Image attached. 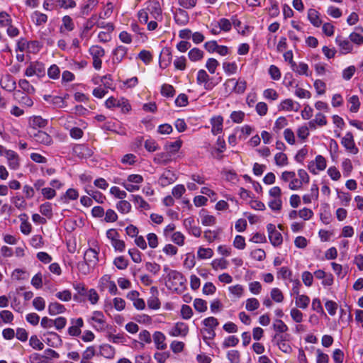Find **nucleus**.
<instances>
[{"label": "nucleus", "instance_id": "obj_7", "mask_svg": "<svg viewBox=\"0 0 363 363\" xmlns=\"http://www.w3.org/2000/svg\"><path fill=\"white\" fill-rule=\"evenodd\" d=\"M327 167V162L325 158L318 155L315 157L314 160L308 162L307 167L308 169L314 175H316L319 172L323 171Z\"/></svg>", "mask_w": 363, "mask_h": 363}, {"label": "nucleus", "instance_id": "obj_63", "mask_svg": "<svg viewBox=\"0 0 363 363\" xmlns=\"http://www.w3.org/2000/svg\"><path fill=\"white\" fill-rule=\"evenodd\" d=\"M145 148L150 152H153L159 150L160 146L155 140L150 138L145 141Z\"/></svg>", "mask_w": 363, "mask_h": 363}, {"label": "nucleus", "instance_id": "obj_55", "mask_svg": "<svg viewBox=\"0 0 363 363\" xmlns=\"http://www.w3.org/2000/svg\"><path fill=\"white\" fill-rule=\"evenodd\" d=\"M40 212L42 215L51 218L52 216V203L45 202L40 206Z\"/></svg>", "mask_w": 363, "mask_h": 363}, {"label": "nucleus", "instance_id": "obj_19", "mask_svg": "<svg viewBox=\"0 0 363 363\" xmlns=\"http://www.w3.org/2000/svg\"><path fill=\"white\" fill-rule=\"evenodd\" d=\"M174 19L177 25L183 26L188 23L189 16L185 10L182 9H177L174 13Z\"/></svg>", "mask_w": 363, "mask_h": 363}, {"label": "nucleus", "instance_id": "obj_57", "mask_svg": "<svg viewBox=\"0 0 363 363\" xmlns=\"http://www.w3.org/2000/svg\"><path fill=\"white\" fill-rule=\"evenodd\" d=\"M218 26L221 32L228 33L232 28L231 21L225 18H221L218 21Z\"/></svg>", "mask_w": 363, "mask_h": 363}, {"label": "nucleus", "instance_id": "obj_27", "mask_svg": "<svg viewBox=\"0 0 363 363\" xmlns=\"http://www.w3.org/2000/svg\"><path fill=\"white\" fill-rule=\"evenodd\" d=\"M172 156L167 151L155 155L153 162L157 164L165 165L172 160Z\"/></svg>", "mask_w": 363, "mask_h": 363}, {"label": "nucleus", "instance_id": "obj_14", "mask_svg": "<svg viewBox=\"0 0 363 363\" xmlns=\"http://www.w3.org/2000/svg\"><path fill=\"white\" fill-rule=\"evenodd\" d=\"M128 49L123 45L116 46L111 52V60L113 64L121 63L126 57Z\"/></svg>", "mask_w": 363, "mask_h": 363}, {"label": "nucleus", "instance_id": "obj_41", "mask_svg": "<svg viewBox=\"0 0 363 363\" xmlns=\"http://www.w3.org/2000/svg\"><path fill=\"white\" fill-rule=\"evenodd\" d=\"M295 299H296V301H295L296 306L298 308H300L302 309H306L308 306L310 301H311L310 298L308 296L304 295V294L296 295Z\"/></svg>", "mask_w": 363, "mask_h": 363}, {"label": "nucleus", "instance_id": "obj_13", "mask_svg": "<svg viewBox=\"0 0 363 363\" xmlns=\"http://www.w3.org/2000/svg\"><path fill=\"white\" fill-rule=\"evenodd\" d=\"M341 144L349 152L353 155H356L359 152L355 145L353 135L350 132H347L342 138Z\"/></svg>", "mask_w": 363, "mask_h": 363}, {"label": "nucleus", "instance_id": "obj_32", "mask_svg": "<svg viewBox=\"0 0 363 363\" xmlns=\"http://www.w3.org/2000/svg\"><path fill=\"white\" fill-rule=\"evenodd\" d=\"M106 31H101L98 34L99 41L101 43H107L111 40V32L113 30L114 27L112 23H107L106 27Z\"/></svg>", "mask_w": 363, "mask_h": 363}, {"label": "nucleus", "instance_id": "obj_9", "mask_svg": "<svg viewBox=\"0 0 363 363\" xmlns=\"http://www.w3.org/2000/svg\"><path fill=\"white\" fill-rule=\"evenodd\" d=\"M268 238L270 243L275 247H279L283 242L281 233L276 229V226L272 223L267 225Z\"/></svg>", "mask_w": 363, "mask_h": 363}, {"label": "nucleus", "instance_id": "obj_1", "mask_svg": "<svg viewBox=\"0 0 363 363\" xmlns=\"http://www.w3.org/2000/svg\"><path fill=\"white\" fill-rule=\"evenodd\" d=\"M138 20L141 24H146L149 31H154L158 23L162 21L163 16L160 4L157 1H150L144 9L137 13Z\"/></svg>", "mask_w": 363, "mask_h": 363}, {"label": "nucleus", "instance_id": "obj_47", "mask_svg": "<svg viewBox=\"0 0 363 363\" xmlns=\"http://www.w3.org/2000/svg\"><path fill=\"white\" fill-rule=\"evenodd\" d=\"M212 268L216 270H222L228 268V262L223 258L214 259L211 263Z\"/></svg>", "mask_w": 363, "mask_h": 363}, {"label": "nucleus", "instance_id": "obj_21", "mask_svg": "<svg viewBox=\"0 0 363 363\" xmlns=\"http://www.w3.org/2000/svg\"><path fill=\"white\" fill-rule=\"evenodd\" d=\"M203 324L207 328L206 331L209 338H213L215 336L214 329L218 325V320L214 317H208L203 320Z\"/></svg>", "mask_w": 363, "mask_h": 363}, {"label": "nucleus", "instance_id": "obj_6", "mask_svg": "<svg viewBox=\"0 0 363 363\" xmlns=\"http://www.w3.org/2000/svg\"><path fill=\"white\" fill-rule=\"evenodd\" d=\"M196 84L199 86H203V88L207 91H211L216 86V84L211 81V78L209 74L203 69H201L197 72Z\"/></svg>", "mask_w": 363, "mask_h": 363}, {"label": "nucleus", "instance_id": "obj_30", "mask_svg": "<svg viewBox=\"0 0 363 363\" xmlns=\"http://www.w3.org/2000/svg\"><path fill=\"white\" fill-rule=\"evenodd\" d=\"M48 311L50 315L53 316L64 313L66 311V308L64 305L58 302H51L48 305Z\"/></svg>", "mask_w": 363, "mask_h": 363}, {"label": "nucleus", "instance_id": "obj_45", "mask_svg": "<svg viewBox=\"0 0 363 363\" xmlns=\"http://www.w3.org/2000/svg\"><path fill=\"white\" fill-rule=\"evenodd\" d=\"M116 209L123 214H127L130 212L132 206L130 203L126 200L122 199L116 203Z\"/></svg>", "mask_w": 363, "mask_h": 363}, {"label": "nucleus", "instance_id": "obj_33", "mask_svg": "<svg viewBox=\"0 0 363 363\" xmlns=\"http://www.w3.org/2000/svg\"><path fill=\"white\" fill-rule=\"evenodd\" d=\"M307 17L310 23L315 27L320 26L322 21L320 18V13L314 9H310L308 11Z\"/></svg>", "mask_w": 363, "mask_h": 363}, {"label": "nucleus", "instance_id": "obj_17", "mask_svg": "<svg viewBox=\"0 0 363 363\" xmlns=\"http://www.w3.org/2000/svg\"><path fill=\"white\" fill-rule=\"evenodd\" d=\"M72 325L69 327L67 333L71 336H79L82 333V328L84 326V320L82 318L71 320Z\"/></svg>", "mask_w": 363, "mask_h": 363}, {"label": "nucleus", "instance_id": "obj_28", "mask_svg": "<svg viewBox=\"0 0 363 363\" xmlns=\"http://www.w3.org/2000/svg\"><path fill=\"white\" fill-rule=\"evenodd\" d=\"M347 107L351 113H357L360 108V101L357 95H352L347 98Z\"/></svg>", "mask_w": 363, "mask_h": 363}, {"label": "nucleus", "instance_id": "obj_37", "mask_svg": "<svg viewBox=\"0 0 363 363\" xmlns=\"http://www.w3.org/2000/svg\"><path fill=\"white\" fill-rule=\"evenodd\" d=\"M182 141L181 140H177L174 142H168L164 145V150L172 155L177 153L181 148Z\"/></svg>", "mask_w": 363, "mask_h": 363}, {"label": "nucleus", "instance_id": "obj_64", "mask_svg": "<svg viewBox=\"0 0 363 363\" xmlns=\"http://www.w3.org/2000/svg\"><path fill=\"white\" fill-rule=\"evenodd\" d=\"M227 358L230 363H240V353L236 350H229L227 353Z\"/></svg>", "mask_w": 363, "mask_h": 363}, {"label": "nucleus", "instance_id": "obj_24", "mask_svg": "<svg viewBox=\"0 0 363 363\" xmlns=\"http://www.w3.org/2000/svg\"><path fill=\"white\" fill-rule=\"evenodd\" d=\"M98 354L106 359H112L116 355V349L108 344H103L99 346Z\"/></svg>", "mask_w": 363, "mask_h": 363}, {"label": "nucleus", "instance_id": "obj_42", "mask_svg": "<svg viewBox=\"0 0 363 363\" xmlns=\"http://www.w3.org/2000/svg\"><path fill=\"white\" fill-rule=\"evenodd\" d=\"M274 162L277 167H284L289 164V159L285 153L279 152L274 155Z\"/></svg>", "mask_w": 363, "mask_h": 363}, {"label": "nucleus", "instance_id": "obj_10", "mask_svg": "<svg viewBox=\"0 0 363 363\" xmlns=\"http://www.w3.org/2000/svg\"><path fill=\"white\" fill-rule=\"evenodd\" d=\"M335 43L339 48L341 55H347L352 52L354 46L350 38H346L342 35H337L335 38Z\"/></svg>", "mask_w": 363, "mask_h": 363}, {"label": "nucleus", "instance_id": "obj_16", "mask_svg": "<svg viewBox=\"0 0 363 363\" xmlns=\"http://www.w3.org/2000/svg\"><path fill=\"white\" fill-rule=\"evenodd\" d=\"M300 104L291 99H286L280 102L278 106L279 111H298L300 108Z\"/></svg>", "mask_w": 363, "mask_h": 363}, {"label": "nucleus", "instance_id": "obj_49", "mask_svg": "<svg viewBox=\"0 0 363 363\" xmlns=\"http://www.w3.org/2000/svg\"><path fill=\"white\" fill-rule=\"evenodd\" d=\"M132 201L134 202L135 205H138V208L143 210H149L150 209V204L143 199V198L140 195H132Z\"/></svg>", "mask_w": 363, "mask_h": 363}, {"label": "nucleus", "instance_id": "obj_25", "mask_svg": "<svg viewBox=\"0 0 363 363\" xmlns=\"http://www.w3.org/2000/svg\"><path fill=\"white\" fill-rule=\"evenodd\" d=\"M43 99L48 103L53 105L55 108H62L67 106L66 101L61 96L44 95Z\"/></svg>", "mask_w": 363, "mask_h": 363}, {"label": "nucleus", "instance_id": "obj_58", "mask_svg": "<svg viewBox=\"0 0 363 363\" xmlns=\"http://www.w3.org/2000/svg\"><path fill=\"white\" fill-rule=\"evenodd\" d=\"M315 73L318 76H323L329 72L328 66L327 64L323 62H318L313 65Z\"/></svg>", "mask_w": 363, "mask_h": 363}, {"label": "nucleus", "instance_id": "obj_46", "mask_svg": "<svg viewBox=\"0 0 363 363\" xmlns=\"http://www.w3.org/2000/svg\"><path fill=\"white\" fill-rule=\"evenodd\" d=\"M213 256V251L211 248L199 247L197 251V257L199 259H210Z\"/></svg>", "mask_w": 363, "mask_h": 363}, {"label": "nucleus", "instance_id": "obj_60", "mask_svg": "<svg viewBox=\"0 0 363 363\" xmlns=\"http://www.w3.org/2000/svg\"><path fill=\"white\" fill-rule=\"evenodd\" d=\"M11 16L6 11H0V27H7L12 23Z\"/></svg>", "mask_w": 363, "mask_h": 363}, {"label": "nucleus", "instance_id": "obj_61", "mask_svg": "<svg viewBox=\"0 0 363 363\" xmlns=\"http://www.w3.org/2000/svg\"><path fill=\"white\" fill-rule=\"evenodd\" d=\"M161 94L165 97H173L175 94V90L173 86L164 84L161 86Z\"/></svg>", "mask_w": 363, "mask_h": 363}, {"label": "nucleus", "instance_id": "obj_56", "mask_svg": "<svg viewBox=\"0 0 363 363\" xmlns=\"http://www.w3.org/2000/svg\"><path fill=\"white\" fill-rule=\"evenodd\" d=\"M18 86L28 94H33L35 93V88L26 79H20Z\"/></svg>", "mask_w": 363, "mask_h": 363}, {"label": "nucleus", "instance_id": "obj_26", "mask_svg": "<svg viewBox=\"0 0 363 363\" xmlns=\"http://www.w3.org/2000/svg\"><path fill=\"white\" fill-rule=\"evenodd\" d=\"M153 341L155 345V347L157 350H163L167 348V344L165 342L166 337L165 335L160 331H156L152 335Z\"/></svg>", "mask_w": 363, "mask_h": 363}, {"label": "nucleus", "instance_id": "obj_51", "mask_svg": "<svg viewBox=\"0 0 363 363\" xmlns=\"http://www.w3.org/2000/svg\"><path fill=\"white\" fill-rule=\"evenodd\" d=\"M73 152L80 157H84L90 155V150L84 145H76L73 147Z\"/></svg>", "mask_w": 363, "mask_h": 363}, {"label": "nucleus", "instance_id": "obj_23", "mask_svg": "<svg viewBox=\"0 0 363 363\" xmlns=\"http://www.w3.org/2000/svg\"><path fill=\"white\" fill-rule=\"evenodd\" d=\"M14 99L19 104L22 106L31 107L33 105V99L29 96L21 91L20 90L15 91Z\"/></svg>", "mask_w": 363, "mask_h": 363}, {"label": "nucleus", "instance_id": "obj_3", "mask_svg": "<svg viewBox=\"0 0 363 363\" xmlns=\"http://www.w3.org/2000/svg\"><path fill=\"white\" fill-rule=\"evenodd\" d=\"M87 322L94 330L99 332L104 331L108 327L105 315L99 311H93L87 318Z\"/></svg>", "mask_w": 363, "mask_h": 363}, {"label": "nucleus", "instance_id": "obj_59", "mask_svg": "<svg viewBox=\"0 0 363 363\" xmlns=\"http://www.w3.org/2000/svg\"><path fill=\"white\" fill-rule=\"evenodd\" d=\"M29 345L32 348L37 350H42L44 348V344L35 335H33L30 337Z\"/></svg>", "mask_w": 363, "mask_h": 363}, {"label": "nucleus", "instance_id": "obj_39", "mask_svg": "<svg viewBox=\"0 0 363 363\" xmlns=\"http://www.w3.org/2000/svg\"><path fill=\"white\" fill-rule=\"evenodd\" d=\"M272 328L276 332V334L285 333L289 330L287 325L279 318H277L273 321Z\"/></svg>", "mask_w": 363, "mask_h": 363}, {"label": "nucleus", "instance_id": "obj_31", "mask_svg": "<svg viewBox=\"0 0 363 363\" xmlns=\"http://www.w3.org/2000/svg\"><path fill=\"white\" fill-rule=\"evenodd\" d=\"M28 124L33 128H45L48 125V121L40 116H33L28 118Z\"/></svg>", "mask_w": 363, "mask_h": 363}, {"label": "nucleus", "instance_id": "obj_53", "mask_svg": "<svg viewBox=\"0 0 363 363\" xmlns=\"http://www.w3.org/2000/svg\"><path fill=\"white\" fill-rule=\"evenodd\" d=\"M270 296L272 301L276 303H281L284 301V294L279 288H273L270 291Z\"/></svg>", "mask_w": 363, "mask_h": 363}, {"label": "nucleus", "instance_id": "obj_48", "mask_svg": "<svg viewBox=\"0 0 363 363\" xmlns=\"http://www.w3.org/2000/svg\"><path fill=\"white\" fill-rule=\"evenodd\" d=\"M222 65L223 71L227 75L234 74L238 71V65L235 62H224Z\"/></svg>", "mask_w": 363, "mask_h": 363}, {"label": "nucleus", "instance_id": "obj_12", "mask_svg": "<svg viewBox=\"0 0 363 363\" xmlns=\"http://www.w3.org/2000/svg\"><path fill=\"white\" fill-rule=\"evenodd\" d=\"M189 333V327L183 322L176 323L169 330V335L172 337H185Z\"/></svg>", "mask_w": 363, "mask_h": 363}, {"label": "nucleus", "instance_id": "obj_50", "mask_svg": "<svg viewBox=\"0 0 363 363\" xmlns=\"http://www.w3.org/2000/svg\"><path fill=\"white\" fill-rule=\"evenodd\" d=\"M32 20L37 26H41L45 24L48 21V16L46 14L39 11H35L32 15Z\"/></svg>", "mask_w": 363, "mask_h": 363}, {"label": "nucleus", "instance_id": "obj_15", "mask_svg": "<svg viewBox=\"0 0 363 363\" xmlns=\"http://www.w3.org/2000/svg\"><path fill=\"white\" fill-rule=\"evenodd\" d=\"M177 179L176 174L169 169L164 170L159 178L158 183L162 187L173 184Z\"/></svg>", "mask_w": 363, "mask_h": 363}, {"label": "nucleus", "instance_id": "obj_20", "mask_svg": "<svg viewBox=\"0 0 363 363\" xmlns=\"http://www.w3.org/2000/svg\"><path fill=\"white\" fill-rule=\"evenodd\" d=\"M46 344L52 347H57L62 344V340L60 336L55 332H47L44 334Z\"/></svg>", "mask_w": 363, "mask_h": 363}, {"label": "nucleus", "instance_id": "obj_18", "mask_svg": "<svg viewBox=\"0 0 363 363\" xmlns=\"http://www.w3.org/2000/svg\"><path fill=\"white\" fill-rule=\"evenodd\" d=\"M211 133L214 135L220 134L223 129V118L221 116H214L210 120Z\"/></svg>", "mask_w": 363, "mask_h": 363}, {"label": "nucleus", "instance_id": "obj_36", "mask_svg": "<svg viewBox=\"0 0 363 363\" xmlns=\"http://www.w3.org/2000/svg\"><path fill=\"white\" fill-rule=\"evenodd\" d=\"M230 296L235 298H240L244 296L245 287L241 284H235L228 287Z\"/></svg>", "mask_w": 363, "mask_h": 363}, {"label": "nucleus", "instance_id": "obj_54", "mask_svg": "<svg viewBox=\"0 0 363 363\" xmlns=\"http://www.w3.org/2000/svg\"><path fill=\"white\" fill-rule=\"evenodd\" d=\"M260 303L256 298H249L245 301V309L248 311H254L259 308Z\"/></svg>", "mask_w": 363, "mask_h": 363}, {"label": "nucleus", "instance_id": "obj_40", "mask_svg": "<svg viewBox=\"0 0 363 363\" xmlns=\"http://www.w3.org/2000/svg\"><path fill=\"white\" fill-rule=\"evenodd\" d=\"M204 52L199 48H194L188 52L189 59L191 62H198L203 58Z\"/></svg>", "mask_w": 363, "mask_h": 363}, {"label": "nucleus", "instance_id": "obj_29", "mask_svg": "<svg viewBox=\"0 0 363 363\" xmlns=\"http://www.w3.org/2000/svg\"><path fill=\"white\" fill-rule=\"evenodd\" d=\"M228 83L234 84L233 91L236 94H243L247 88V82L244 79L239 78L237 81L235 79H230L228 80Z\"/></svg>", "mask_w": 363, "mask_h": 363}, {"label": "nucleus", "instance_id": "obj_38", "mask_svg": "<svg viewBox=\"0 0 363 363\" xmlns=\"http://www.w3.org/2000/svg\"><path fill=\"white\" fill-rule=\"evenodd\" d=\"M201 224L204 226H213L216 223V218L206 211L200 213Z\"/></svg>", "mask_w": 363, "mask_h": 363}, {"label": "nucleus", "instance_id": "obj_22", "mask_svg": "<svg viewBox=\"0 0 363 363\" xmlns=\"http://www.w3.org/2000/svg\"><path fill=\"white\" fill-rule=\"evenodd\" d=\"M319 196V189L316 184H313L311 186L310 193L303 196V202L305 204H309L313 201H318Z\"/></svg>", "mask_w": 363, "mask_h": 363}, {"label": "nucleus", "instance_id": "obj_43", "mask_svg": "<svg viewBox=\"0 0 363 363\" xmlns=\"http://www.w3.org/2000/svg\"><path fill=\"white\" fill-rule=\"evenodd\" d=\"M291 69L296 72L299 75H305V76H309L308 73V65L303 62H299L298 64H296L295 62V66L291 67Z\"/></svg>", "mask_w": 363, "mask_h": 363}, {"label": "nucleus", "instance_id": "obj_2", "mask_svg": "<svg viewBox=\"0 0 363 363\" xmlns=\"http://www.w3.org/2000/svg\"><path fill=\"white\" fill-rule=\"evenodd\" d=\"M186 282V279L183 274L177 270L169 272L166 277L167 287L177 293H181L185 289Z\"/></svg>", "mask_w": 363, "mask_h": 363}, {"label": "nucleus", "instance_id": "obj_34", "mask_svg": "<svg viewBox=\"0 0 363 363\" xmlns=\"http://www.w3.org/2000/svg\"><path fill=\"white\" fill-rule=\"evenodd\" d=\"M34 140L39 143L49 145L52 143V139L50 135L44 131L39 130L34 135Z\"/></svg>", "mask_w": 363, "mask_h": 363}, {"label": "nucleus", "instance_id": "obj_11", "mask_svg": "<svg viewBox=\"0 0 363 363\" xmlns=\"http://www.w3.org/2000/svg\"><path fill=\"white\" fill-rule=\"evenodd\" d=\"M7 160V164L11 169L17 170L20 167V159L18 155L11 150H6L2 155Z\"/></svg>", "mask_w": 363, "mask_h": 363}, {"label": "nucleus", "instance_id": "obj_62", "mask_svg": "<svg viewBox=\"0 0 363 363\" xmlns=\"http://www.w3.org/2000/svg\"><path fill=\"white\" fill-rule=\"evenodd\" d=\"M288 125V121L286 117L280 116L275 121L273 130L278 133L280 130L283 129Z\"/></svg>", "mask_w": 363, "mask_h": 363}, {"label": "nucleus", "instance_id": "obj_35", "mask_svg": "<svg viewBox=\"0 0 363 363\" xmlns=\"http://www.w3.org/2000/svg\"><path fill=\"white\" fill-rule=\"evenodd\" d=\"M11 201L18 210L23 211L27 208V202L25 199V197L21 195L16 194V196L11 197Z\"/></svg>", "mask_w": 363, "mask_h": 363}, {"label": "nucleus", "instance_id": "obj_5", "mask_svg": "<svg viewBox=\"0 0 363 363\" xmlns=\"http://www.w3.org/2000/svg\"><path fill=\"white\" fill-rule=\"evenodd\" d=\"M100 251L97 244L93 245L92 247L87 249L84 255V259L89 267H95L99 262V253Z\"/></svg>", "mask_w": 363, "mask_h": 363}, {"label": "nucleus", "instance_id": "obj_44", "mask_svg": "<svg viewBox=\"0 0 363 363\" xmlns=\"http://www.w3.org/2000/svg\"><path fill=\"white\" fill-rule=\"evenodd\" d=\"M79 194L77 189L70 188L66 191L62 199L64 203H69L70 201L77 200L79 198Z\"/></svg>", "mask_w": 363, "mask_h": 363}, {"label": "nucleus", "instance_id": "obj_4", "mask_svg": "<svg viewBox=\"0 0 363 363\" xmlns=\"http://www.w3.org/2000/svg\"><path fill=\"white\" fill-rule=\"evenodd\" d=\"M89 53L91 56L93 67L96 70H100L102 67V57L105 55V50L100 45H91L89 49Z\"/></svg>", "mask_w": 363, "mask_h": 363}, {"label": "nucleus", "instance_id": "obj_8", "mask_svg": "<svg viewBox=\"0 0 363 363\" xmlns=\"http://www.w3.org/2000/svg\"><path fill=\"white\" fill-rule=\"evenodd\" d=\"M45 74V67L42 62H32L27 67L25 70V75L30 77L33 76H37L38 77H42Z\"/></svg>", "mask_w": 363, "mask_h": 363}, {"label": "nucleus", "instance_id": "obj_52", "mask_svg": "<svg viewBox=\"0 0 363 363\" xmlns=\"http://www.w3.org/2000/svg\"><path fill=\"white\" fill-rule=\"evenodd\" d=\"M219 62L213 57L208 58L206 62L205 67L210 74H213L216 73L217 68L219 67Z\"/></svg>", "mask_w": 363, "mask_h": 363}]
</instances>
